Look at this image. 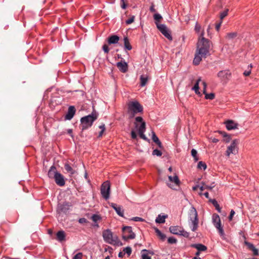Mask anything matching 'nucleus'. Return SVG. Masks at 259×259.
I'll use <instances>...</instances> for the list:
<instances>
[{"label": "nucleus", "mask_w": 259, "mask_h": 259, "mask_svg": "<svg viewBox=\"0 0 259 259\" xmlns=\"http://www.w3.org/2000/svg\"><path fill=\"white\" fill-rule=\"evenodd\" d=\"M57 174V169L55 166H52L49 169L48 175L50 178H54L55 180L56 176Z\"/></svg>", "instance_id": "b1692460"}, {"label": "nucleus", "mask_w": 259, "mask_h": 259, "mask_svg": "<svg viewBox=\"0 0 259 259\" xmlns=\"http://www.w3.org/2000/svg\"><path fill=\"white\" fill-rule=\"evenodd\" d=\"M219 133L222 134L223 137H224V141L225 142L228 143L229 142L231 139V136L229 135H228L225 132L219 131Z\"/></svg>", "instance_id": "473e14b6"}, {"label": "nucleus", "mask_w": 259, "mask_h": 259, "mask_svg": "<svg viewBox=\"0 0 259 259\" xmlns=\"http://www.w3.org/2000/svg\"><path fill=\"white\" fill-rule=\"evenodd\" d=\"M204 31L201 32L200 34V36H201V38L199 39L198 41L197 50L193 60V64H194L195 65H198L203 57L205 58L207 55H210V42L209 39L204 37Z\"/></svg>", "instance_id": "f257e3e1"}, {"label": "nucleus", "mask_w": 259, "mask_h": 259, "mask_svg": "<svg viewBox=\"0 0 259 259\" xmlns=\"http://www.w3.org/2000/svg\"><path fill=\"white\" fill-rule=\"evenodd\" d=\"M209 201L211 202L213 206H214V207L219 212H221V208H220L218 204V202L217 201V200L213 199V200H209Z\"/></svg>", "instance_id": "4c0bfd02"}, {"label": "nucleus", "mask_w": 259, "mask_h": 259, "mask_svg": "<svg viewBox=\"0 0 259 259\" xmlns=\"http://www.w3.org/2000/svg\"><path fill=\"white\" fill-rule=\"evenodd\" d=\"M229 9H227L225 10L224 11H223L222 13H221V14H220L221 21H222L224 18H225V17H226L227 15H228V13L229 12Z\"/></svg>", "instance_id": "58836bf2"}, {"label": "nucleus", "mask_w": 259, "mask_h": 259, "mask_svg": "<svg viewBox=\"0 0 259 259\" xmlns=\"http://www.w3.org/2000/svg\"><path fill=\"white\" fill-rule=\"evenodd\" d=\"M192 246L196 248L200 252L207 250V247L205 245H202V244H193Z\"/></svg>", "instance_id": "a878e982"}, {"label": "nucleus", "mask_w": 259, "mask_h": 259, "mask_svg": "<svg viewBox=\"0 0 259 259\" xmlns=\"http://www.w3.org/2000/svg\"><path fill=\"white\" fill-rule=\"evenodd\" d=\"M202 84L203 85V94H204L205 96H206V94H207L206 92V88L207 87V84L205 82H202Z\"/></svg>", "instance_id": "052dcab7"}, {"label": "nucleus", "mask_w": 259, "mask_h": 259, "mask_svg": "<svg viewBox=\"0 0 259 259\" xmlns=\"http://www.w3.org/2000/svg\"><path fill=\"white\" fill-rule=\"evenodd\" d=\"M181 235H183V236L186 237H188L190 236V234L189 233L186 232V231L184 230L182 227Z\"/></svg>", "instance_id": "09e8293b"}, {"label": "nucleus", "mask_w": 259, "mask_h": 259, "mask_svg": "<svg viewBox=\"0 0 259 259\" xmlns=\"http://www.w3.org/2000/svg\"><path fill=\"white\" fill-rule=\"evenodd\" d=\"M252 67V66L250 65L249 67H248V70H245V71L243 72V74L245 75V76H248L251 73V68Z\"/></svg>", "instance_id": "a18cd8bd"}, {"label": "nucleus", "mask_w": 259, "mask_h": 259, "mask_svg": "<svg viewBox=\"0 0 259 259\" xmlns=\"http://www.w3.org/2000/svg\"><path fill=\"white\" fill-rule=\"evenodd\" d=\"M123 41H124V45L125 49L128 50V51H130V50H132V46L130 44V41H129L128 37H124V39H123Z\"/></svg>", "instance_id": "c756f323"}, {"label": "nucleus", "mask_w": 259, "mask_h": 259, "mask_svg": "<svg viewBox=\"0 0 259 259\" xmlns=\"http://www.w3.org/2000/svg\"><path fill=\"white\" fill-rule=\"evenodd\" d=\"M231 73L228 70H224L223 71H220L218 73V77H219L222 80H225V79H229L231 77Z\"/></svg>", "instance_id": "ddd939ff"}, {"label": "nucleus", "mask_w": 259, "mask_h": 259, "mask_svg": "<svg viewBox=\"0 0 259 259\" xmlns=\"http://www.w3.org/2000/svg\"><path fill=\"white\" fill-rule=\"evenodd\" d=\"M222 23V21H221V20H220V21L219 23H217V24L215 25V29H217V30H218V31L219 30Z\"/></svg>", "instance_id": "e2e57ef3"}, {"label": "nucleus", "mask_w": 259, "mask_h": 259, "mask_svg": "<svg viewBox=\"0 0 259 259\" xmlns=\"http://www.w3.org/2000/svg\"><path fill=\"white\" fill-rule=\"evenodd\" d=\"M226 123V127L227 130H231L233 129H236V128L237 127L238 124L236 123H235V122L233 121V120H227L225 122Z\"/></svg>", "instance_id": "4be33fe9"}, {"label": "nucleus", "mask_w": 259, "mask_h": 259, "mask_svg": "<svg viewBox=\"0 0 259 259\" xmlns=\"http://www.w3.org/2000/svg\"><path fill=\"white\" fill-rule=\"evenodd\" d=\"M143 107L138 101H132L128 104V112L130 118H133L137 113L142 112Z\"/></svg>", "instance_id": "39448f33"}, {"label": "nucleus", "mask_w": 259, "mask_h": 259, "mask_svg": "<svg viewBox=\"0 0 259 259\" xmlns=\"http://www.w3.org/2000/svg\"><path fill=\"white\" fill-rule=\"evenodd\" d=\"M142 259H151V256L148 255V253H143L141 255Z\"/></svg>", "instance_id": "864d4df0"}, {"label": "nucleus", "mask_w": 259, "mask_h": 259, "mask_svg": "<svg viewBox=\"0 0 259 259\" xmlns=\"http://www.w3.org/2000/svg\"><path fill=\"white\" fill-rule=\"evenodd\" d=\"M212 221L213 225L217 229H218L219 232L221 235H224V230L221 226V221L220 218L218 214H213L212 215Z\"/></svg>", "instance_id": "0eeeda50"}, {"label": "nucleus", "mask_w": 259, "mask_h": 259, "mask_svg": "<svg viewBox=\"0 0 259 259\" xmlns=\"http://www.w3.org/2000/svg\"><path fill=\"white\" fill-rule=\"evenodd\" d=\"M153 17H154V19L155 20V23L156 26L157 27V24L160 23L159 22H160L161 19H162V17L161 15L159 14V13H155L153 15Z\"/></svg>", "instance_id": "72a5a7b5"}, {"label": "nucleus", "mask_w": 259, "mask_h": 259, "mask_svg": "<svg viewBox=\"0 0 259 259\" xmlns=\"http://www.w3.org/2000/svg\"><path fill=\"white\" fill-rule=\"evenodd\" d=\"M201 81V78H198L194 87V88H192V90H194L195 92L197 94H200V92H199V81Z\"/></svg>", "instance_id": "f704fd0d"}, {"label": "nucleus", "mask_w": 259, "mask_h": 259, "mask_svg": "<svg viewBox=\"0 0 259 259\" xmlns=\"http://www.w3.org/2000/svg\"><path fill=\"white\" fill-rule=\"evenodd\" d=\"M103 238L105 242L113 245H118L120 241L116 236L110 230H105L103 232Z\"/></svg>", "instance_id": "7ed1b4c3"}, {"label": "nucleus", "mask_w": 259, "mask_h": 259, "mask_svg": "<svg viewBox=\"0 0 259 259\" xmlns=\"http://www.w3.org/2000/svg\"><path fill=\"white\" fill-rule=\"evenodd\" d=\"M123 251L124 254L126 253L128 256H129V255H130L132 253V249L131 247H126L125 248H124Z\"/></svg>", "instance_id": "a19ab883"}, {"label": "nucleus", "mask_w": 259, "mask_h": 259, "mask_svg": "<svg viewBox=\"0 0 259 259\" xmlns=\"http://www.w3.org/2000/svg\"><path fill=\"white\" fill-rule=\"evenodd\" d=\"M76 111V109L74 106H70L68 107V110L66 115V119L67 120H71L73 116H74V114Z\"/></svg>", "instance_id": "6ab92c4d"}, {"label": "nucleus", "mask_w": 259, "mask_h": 259, "mask_svg": "<svg viewBox=\"0 0 259 259\" xmlns=\"http://www.w3.org/2000/svg\"><path fill=\"white\" fill-rule=\"evenodd\" d=\"M64 168L67 171V172L69 173L71 175H73L76 173V170H75L72 167L69 165V163H66L64 164Z\"/></svg>", "instance_id": "393cba45"}, {"label": "nucleus", "mask_w": 259, "mask_h": 259, "mask_svg": "<svg viewBox=\"0 0 259 259\" xmlns=\"http://www.w3.org/2000/svg\"><path fill=\"white\" fill-rule=\"evenodd\" d=\"M79 223L81 224H85L87 223L88 221L86 219H84V218H82L81 219H80L78 221Z\"/></svg>", "instance_id": "680f3d73"}, {"label": "nucleus", "mask_w": 259, "mask_h": 259, "mask_svg": "<svg viewBox=\"0 0 259 259\" xmlns=\"http://www.w3.org/2000/svg\"><path fill=\"white\" fill-rule=\"evenodd\" d=\"M67 203H63V204H59L58 206V211L59 213H66L69 208Z\"/></svg>", "instance_id": "a211bd4d"}, {"label": "nucleus", "mask_w": 259, "mask_h": 259, "mask_svg": "<svg viewBox=\"0 0 259 259\" xmlns=\"http://www.w3.org/2000/svg\"><path fill=\"white\" fill-rule=\"evenodd\" d=\"M201 29V26L200 24H198V23H196V26L195 27V30L196 32H199L200 30Z\"/></svg>", "instance_id": "13d9d810"}, {"label": "nucleus", "mask_w": 259, "mask_h": 259, "mask_svg": "<svg viewBox=\"0 0 259 259\" xmlns=\"http://www.w3.org/2000/svg\"><path fill=\"white\" fill-rule=\"evenodd\" d=\"M152 139L153 141V142H155L156 144L158 145V146H159V147H162V145L161 144V142H160L158 137H157L156 134L154 133V132H152Z\"/></svg>", "instance_id": "c85d7f7f"}, {"label": "nucleus", "mask_w": 259, "mask_h": 259, "mask_svg": "<svg viewBox=\"0 0 259 259\" xmlns=\"http://www.w3.org/2000/svg\"><path fill=\"white\" fill-rule=\"evenodd\" d=\"M131 136H132V139H137V135L136 132L135 131H134V130H133L131 131Z\"/></svg>", "instance_id": "6e6d98bb"}, {"label": "nucleus", "mask_w": 259, "mask_h": 259, "mask_svg": "<svg viewBox=\"0 0 259 259\" xmlns=\"http://www.w3.org/2000/svg\"><path fill=\"white\" fill-rule=\"evenodd\" d=\"M211 140L212 141V142L213 143H217L218 142L219 140H218V139H216V138H211Z\"/></svg>", "instance_id": "774afa93"}, {"label": "nucleus", "mask_w": 259, "mask_h": 259, "mask_svg": "<svg viewBox=\"0 0 259 259\" xmlns=\"http://www.w3.org/2000/svg\"><path fill=\"white\" fill-rule=\"evenodd\" d=\"M189 221L191 222L190 226L192 231H195L198 227L199 220L197 211L194 206H192L189 211Z\"/></svg>", "instance_id": "20e7f679"}, {"label": "nucleus", "mask_w": 259, "mask_h": 259, "mask_svg": "<svg viewBox=\"0 0 259 259\" xmlns=\"http://www.w3.org/2000/svg\"><path fill=\"white\" fill-rule=\"evenodd\" d=\"M152 154H153V155L161 156L162 153L159 150L155 149L153 151Z\"/></svg>", "instance_id": "de8ad7c7"}, {"label": "nucleus", "mask_w": 259, "mask_h": 259, "mask_svg": "<svg viewBox=\"0 0 259 259\" xmlns=\"http://www.w3.org/2000/svg\"><path fill=\"white\" fill-rule=\"evenodd\" d=\"M125 253H124L123 250L122 251H120L118 253V257H122L124 256Z\"/></svg>", "instance_id": "0e129e2a"}, {"label": "nucleus", "mask_w": 259, "mask_h": 259, "mask_svg": "<svg viewBox=\"0 0 259 259\" xmlns=\"http://www.w3.org/2000/svg\"><path fill=\"white\" fill-rule=\"evenodd\" d=\"M191 155L193 157L194 160L197 161L198 160V158L197 157V151L196 150L192 149L191 150Z\"/></svg>", "instance_id": "79ce46f5"}, {"label": "nucleus", "mask_w": 259, "mask_h": 259, "mask_svg": "<svg viewBox=\"0 0 259 259\" xmlns=\"http://www.w3.org/2000/svg\"><path fill=\"white\" fill-rule=\"evenodd\" d=\"M55 181L58 186H63L65 184L64 176L57 171Z\"/></svg>", "instance_id": "4468645a"}, {"label": "nucleus", "mask_w": 259, "mask_h": 259, "mask_svg": "<svg viewBox=\"0 0 259 259\" xmlns=\"http://www.w3.org/2000/svg\"><path fill=\"white\" fill-rule=\"evenodd\" d=\"M167 215H158L155 220V222L156 223H164L165 221V219L167 218Z\"/></svg>", "instance_id": "7c9ffc66"}, {"label": "nucleus", "mask_w": 259, "mask_h": 259, "mask_svg": "<svg viewBox=\"0 0 259 259\" xmlns=\"http://www.w3.org/2000/svg\"><path fill=\"white\" fill-rule=\"evenodd\" d=\"M135 21V16L134 15L128 18L127 20H126V24H131V23H132Z\"/></svg>", "instance_id": "8fccbe9b"}, {"label": "nucleus", "mask_w": 259, "mask_h": 259, "mask_svg": "<svg viewBox=\"0 0 259 259\" xmlns=\"http://www.w3.org/2000/svg\"><path fill=\"white\" fill-rule=\"evenodd\" d=\"M91 219L93 222H96L101 219V217L100 215H97V214H94L92 216Z\"/></svg>", "instance_id": "c03bdc74"}, {"label": "nucleus", "mask_w": 259, "mask_h": 259, "mask_svg": "<svg viewBox=\"0 0 259 259\" xmlns=\"http://www.w3.org/2000/svg\"><path fill=\"white\" fill-rule=\"evenodd\" d=\"M244 243L247 246L248 249L250 251H252L253 252V255H258L259 254L258 249H256V248L253 245L252 243H249V242L246 241L245 240Z\"/></svg>", "instance_id": "dca6fc26"}, {"label": "nucleus", "mask_w": 259, "mask_h": 259, "mask_svg": "<svg viewBox=\"0 0 259 259\" xmlns=\"http://www.w3.org/2000/svg\"><path fill=\"white\" fill-rule=\"evenodd\" d=\"M140 80L141 85L142 87L145 86L147 83L148 77L147 76H144V75H142L140 77Z\"/></svg>", "instance_id": "c9c22d12"}, {"label": "nucleus", "mask_w": 259, "mask_h": 259, "mask_svg": "<svg viewBox=\"0 0 259 259\" xmlns=\"http://www.w3.org/2000/svg\"><path fill=\"white\" fill-rule=\"evenodd\" d=\"M215 97V94L213 93L206 94L205 99L212 100Z\"/></svg>", "instance_id": "49530a36"}, {"label": "nucleus", "mask_w": 259, "mask_h": 259, "mask_svg": "<svg viewBox=\"0 0 259 259\" xmlns=\"http://www.w3.org/2000/svg\"><path fill=\"white\" fill-rule=\"evenodd\" d=\"M167 241L170 244H176L177 242V239L174 238V237H169L168 238Z\"/></svg>", "instance_id": "37998d69"}, {"label": "nucleus", "mask_w": 259, "mask_h": 259, "mask_svg": "<svg viewBox=\"0 0 259 259\" xmlns=\"http://www.w3.org/2000/svg\"><path fill=\"white\" fill-rule=\"evenodd\" d=\"M150 11L151 12H155L156 11V10L155 9H154V6H151L150 8Z\"/></svg>", "instance_id": "338daca9"}, {"label": "nucleus", "mask_w": 259, "mask_h": 259, "mask_svg": "<svg viewBox=\"0 0 259 259\" xmlns=\"http://www.w3.org/2000/svg\"><path fill=\"white\" fill-rule=\"evenodd\" d=\"M168 180L170 183H167L168 187L172 188V189H176L175 186H179L180 184V180L179 177L175 175L174 176H168Z\"/></svg>", "instance_id": "9b49d317"}, {"label": "nucleus", "mask_w": 259, "mask_h": 259, "mask_svg": "<svg viewBox=\"0 0 259 259\" xmlns=\"http://www.w3.org/2000/svg\"><path fill=\"white\" fill-rule=\"evenodd\" d=\"M103 50L105 53H108L109 51V49L108 48V45H106V44L103 45Z\"/></svg>", "instance_id": "5fc2aeb1"}, {"label": "nucleus", "mask_w": 259, "mask_h": 259, "mask_svg": "<svg viewBox=\"0 0 259 259\" xmlns=\"http://www.w3.org/2000/svg\"><path fill=\"white\" fill-rule=\"evenodd\" d=\"M237 34L235 33V32H233L232 33H227L226 36V38L229 40H231L234 39V38L236 37Z\"/></svg>", "instance_id": "e433bc0d"}, {"label": "nucleus", "mask_w": 259, "mask_h": 259, "mask_svg": "<svg viewBox=\"0 0 259 259\" xmlns=\"http://www.w3.org/2000/svg\"><path fill=\"white\" fill-rule=\"evenodd\" d=\"M120 4H121V7L123 9H125L126 7V5L125 3V0H120Z\"/></svg>", "instance_id": "bf43d9fd"}, {"label": "nucleus", "mask_w": 259, "mask_h": 259, "mask_svg": "<svg viewBox=\"0 0 259 259\" xmlns=\"http://www.w3.org/2000/svg\"><path fill=\"white\" fill-rule=\"evenodd\" d=\"M110 184L109 181L104 182L101 185V193L105 199H109L110 196Z\"/></svg>", "instance_id": "423d86ee"}, {"label": "nucleus", "mask_w": 259, "mask_h": 259, "mask_svg": "<svg viewBox=\"0 0 259 259\" xmlns=\"http://www.w3.org/2000/svg\"><path fill=\"white\" fill-rule=\"evenodd\" d=\"M197 167L200 169H206L207 167L206 164L205 163L203 162V161H199L198 163Z\"/></svg>", "instance_id": "ea45409f"}, {"label": "nucleus", "mask_w": 259, "mask_h": 259, "mask_svg": "<svg viewBox=\"0 0 259 259\" xmlns=\"http://www.w3.org/2000/svg\"><path fill=\"white\" fill-rule=\"evenodd\" d=\"M235 210H231V211H230V214L229 217V220H232L233 219V216L235 214Z\"/></svg>", "instance_id": "4d7b16f0"}, {"label": "nucleus", "mask_w": 259, "mask_h": 259, "mask_svg": "<svg viewBox=\"0 0 259 259\" xmlns=\"http://www.w3.org/2000/svg\"><path fill=\"white\" fill-rule=\"evenodd\" d=\"M98 118V114L96 112H93L89 115L83 116L81 118L80 126L82 130L88 129L93 124L94 121Z\"/></svg>", "instance_id": "f03ea898"}, {"label": "nucleus", "mask_w": 259, "mask_h": 259, "mask_svg": "<svg viewBox=\"0 0 259 259\" xmlns=\"http://www.w3.org/2000/svg\"><path fill=\"white\" fill-rule=\"evenodd\" d=\"M146 131V123H142L140 124V127L138 128L139 134L140 135V137L141 139H143L145 141H149L148 139L147 138L146 135H145L144 133Z\"/></svg>", "instance_id": "f8f14e48"}, {"label": "nucleus", "mask_w": 259, "mask_h": 259, "mask_svg": "<svg viewBox=\"0 0 259 259\" xmlns=\"http://www.w3.org/2000/svg\"><path fill=\"white\" fill-rule=\"evenodd\" d=\"M57 239L60 242H62V241L65 240V234L64 231H59L57 233Z\"/></svg>", "instance_id": "cd10ccee"}, {"label": "nucleus", "mask_w": 259, "mask_h": 259, "mask_svg": "<svg viewBox=\"0 0 259 259\" xmlns=\"http://www.w3.org/2000/svg\"><path fill=\"white\" fill-rule=\"evenodd\" d=\"M155 232L157 236H158L161 240H164L165 239L166 237V235L162 234V233L161 232V231L159 230H158V228L155 229Z\"/></svg>", "instance_id": "2f4dec72"}, {"label": "nucleus", "mask_w": 259, "mask_h": 259, "mask_svg": "<svg viewBox=\"0 0 259 259\" xmlns=\"http://www.w3.org/2000/svg\"><path fill=\"white\" fill-rule=\"evenodd\" d=\"M116 66L119 70L122 73H125V72H126L128 69V65L125 61L118 62L117 63Z\"/></svg>", "instance_id": "f3484780"}, {"label": "nucleus", "mask_w": 259, "mask_h": 259, "mask_svg": "<svg viewBox=\"0 0 259 259\" xmlns=\"http://www.w3.org/2000/svg\"><path fill=\"white\" fill-rule=\"evenodd\" d=\"M109 204L115 210L116 213L121 217H123L124 210H123L122 206H118L115 203L113 202L110 203Z\"/></svg>", "instance_id": "2eb2a0df"}, {"label": "nucleus", "mask_w": 259, "mask_h": 259, "mask_svg": "<svg viewBox=\"0 0 259 259\" xmlns=\"http://www.w3.org/2000/svg\"><path fill=\"white\" fill-rule=\"evenodd\" d=\"M182 227L180 226H171L169 227V231L173 234L181 235Z\"/></svg>", "instance_id": "5701e85b"}, {"label": "nucleus", "mask_w": 259, "mask_h": 259, "mask_svg": "<svg viewBox=\"0 0 259 259\" xmlns=\"http://www.w3.org/2000/svg\"><path fill=\"white\" fill-rule=\"evenodd\" d=\"M82 254L81 252L77 253L76 254H75L73 257V259H82Z\"/></svg>", "instance_id": "3c124183"}, {"label": "nucleus", "mask_w": 259, "mask_h": 259, "mask_svg": "<svg viewBox=\"0 0 259 259\" xmlns=\"http://www.w3.org/2000/svg\"><path fill=\"white\" fill-rule=\"evenodd\" d=\"M140 122L141 124L142 123V122H145V121H144L142 117H141V116H137V117H136V121L134 123V125L135 126V128L137 130V131H138V128L139 127H140Z\"/></svg>", "instance_id": "bb28decb"}, {"label": "nucleus", "mask_w": 259, "mask_h": 259, "mask_svg": "<svg viewBox=\"0 0 259 259\" xmlns=\"http://www.w3.org/2000/svg\"><path fill=\"white\" fill-rule=\"evenodd\" d=\"M143 251H147L148 254H150L151 255H153L154 254V252H153V251H148L147 250V249H143Z\"/></svg>", "instance_id": "69168bd1"}, {"label": "nucleus", "mask_w": 259, "mask_h": 259, "mask_svg": "<svg viewBox=\"0 0 259 259\" xmlns=\"http://www.w3.org/2000/svg\"><path fill=\"white\" fill-rule=\"evenodd\" d=\"M157 28L160 31L163 35L167 38V39L169 40H171L172 39L168 29L165 24H157Z\"/></svg>", "instance_id": "9d476101"}, {"label": "nucleus", "mask_w": 259, "mask_h": 259, "mask_svg": "<svg viewBox=\"0 0 259 259\" xmlns=\"http://www.w3.org/2000/svg\"><path fill=\"white\" fill-rule=\"evenodd\" d=\"M122 231L124 234L122 236L124 240L135 238L136 235L135 233L133 232L131 227H124L122 228Z\"/></svg>", "instance_id": "6e6552de"}, {"label": "nucleus", "mask_w": 259, "mask_h": 259, "mask_svg": "<svg viewBox=\"0 0 259 259\" xmlns=\"http://www.w3.org/2000/svg\"><path fill=\"white\" fill-rule=\"evenodd\" d=\"M239 143V141L234 140L232 141L231 145L228 147L227 150L226 151V155L229 156L230 154H236L237 152V146Z\"/></svg>", "instance_id": "1a4fd4ad"}, {"label": "nucleus", "mask_w": 259, "mask_h": 259, "mask_svg": "<svg viewBox=\"0 0 259 259\" xmlns=\"http://www.w3.org/2000/svg\"><path fill=\"white\" fill-rule=\"evenodd\" d=\"M202 185L200 187V192L199 193V195H203V193H202V191L204 190V189H207V190H211L214 187L215 185H214V183L211 184L210 186L206 185V184H205L204 182H201Z\"/></svg>", "instance_id": "412c9836"}, {"label": "nucleus", "mask_w": 259, "mask_h": 259, "mask_svg": "<svg viewBox=\"0 0 259 259\" xmlns=\"http://www.w3.org/2000/svg\"><path fill=\"white\" fill-rule=\"evenodd\" d=\"M120 40V37L116 35H112L109 36L107 38V41L108 44H115L118 43Z\"/></svg>", "instance_id": "aec40b11"}, {"label": "nucleus", "mask_w": 259, "mask_h": 259, "mask_svg": "<svg viewBox=\"0 0 259 259\" xmlns=\"http://www.w3.org/2000/svg\"><path fill=\"white\" fill-rule=\"evenodd\" d=\"M132 220L136 222H144L145 220L140 217H134L132 219Z\"/></svg>", "instance_id": "603ef678"}]
</instances>
